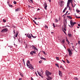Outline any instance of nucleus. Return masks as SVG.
I'll return each instance as SVG.
<instances>
[{
  "mask_svg": "<svg viewBox=\"0 0 80 80\" xmlns=\"http://www.w3.org/2000/svg\"><path fill=\"white\" fill-rule=\"evenodd\" d=\"M45 75L48 77L47 78H49L50 79H51V77L49 76V75H52V72H50L49 71L46 70L45 72Z\"/></svg>",
  "mask_w": 80,
  "mask_h": 80,
  "instance_id": "1",
  "label": "nucleus"
},
{
  "mask_svg": "<svg viewBox=\"0 0 80 80\" xmlns=\"http://www.w3.org/2000/svg\"><path fill=\"white\" fill-rule=\"evenodd\" d=\"M76 23H77L75 22H73V21L72 20H71L70 21L71 26H72V27Z\"/></svg>",
  "mask_w": 80,
  "mask_h": 80,
  "instance_id": "2",
  "label": "nucleus"
},
{
  "mask_svg": "<svg viewBox=\"0 0 80 80\" xmlns=\"http://www.w3.org/2000/svg\"><path fill=\"white\" fill-rule=\"evenodd\" d=\"M8 32V29L7 28H5L3 29L1 31V32Z\"/></svg>",
  "mask_w": 80,
  "mask_h": 80,
  "instance_id": "3",
  "label": "nucleus"
},
{
  "mask_svg": "<svg viewBox=\"0 0 80 80\" xmlns=\"http://www.w3.org/2000/svg\"><path fill=\"white\" fill-rule=\"evenodd\" d=\"M68 51L69 52V56H71L72 55V51H71L70 49L69 48L68 49Z\"/></svg>",
  "mask_w": 80,
  "mask_h": 80,
  "instance_id": "4",
  "label": "nucleus"
},
{
  "mask_svg": "<svg viewBox=\"0 0 80 80\" xmlns=\"http://www.w3.org/2000/svg\"><path fill=\"white\" fill-rule=\"evenodd\" d=\"M44 9L45 10H47V4L46 2H44Z\"/></svg>",
  "mask_w": 80,
  "mask_h": 80,
  "instance_id": "5",
  "label": "nucleus"
},
{
  "mask_svg": "<svg viewBox=\"0 0 80 80\" xmlns=\"http://www.w3.org/2000/svg\"><path fill=\"white\" fill-rule=\"evenodd\" d=\"M59 75L60 76V77H63L62 76V72L59 70Z\"/></svg>",
  "mask_w": 80,
  "mask_h": 80,
  "instance_id": "6",
  "label": "nucleus"
},
{
  "mask_svg": "<svg viewBox=\"0 0 80 80\" xmlns=\"http://www.w3.org/2000/svg\"><path fill=\"white\" fill-rule=\"evenodd\" d=\"M32 47H33V49L34 50L37 51V52H38V49L37 48L34 46L33 45L32 46Z\"/></svg>",
  "mask_w": 80,
  "mask_h": 80,
  "instance_id": "7",
  "label": "nucleus"
},
{
  "mask_svg": "<svg viewBox=\"0 0 80 80\" xmlns=\"http://www.w3.org/2000/svg\"><path fill=\"white\" fill-rule=\"evenodd\" d=\"M27 37L29 39H31V38H32V35H31V34L27 35Z\"/></svg>",
  "mask_w": 80,
  "mask_h": 80,
  "instance_id": "8",
  "label": "nucleus"
},
{
  "mask_svg": "<svg viewBox=\"0 0 80 80\" xmlns=\"http://www.w3.org/2000/svg\"><path fill=\"white\" fill-rule=\"evenodd\" d=\"M29 67H30V68H31L32 69H32L34 70V68H33V66H32V65L30 64H29Z\"/></svg>",
  "mask_w": 80,
  "mask_h": 80,
  "instance_id": "9",
  "label": "nucleus"
},
{
  "mask_svg": "<svg viewBox=\"0 0 80 80\" xmlns=\"http://www.w3.org/2000/svg\"><path fill=\"white\" fill-rule=\"evenodd\" d=\"M67 17L68 18H69V19H70V20H72V17H71V16H67Z\"/></svg>",
  "mask_w": 80,
  "mask_h": 80,
  "instance_id": "10",
  "label": "nucleus"
},
{
  "mask_svg": "<svg viewBox=\"0 0 80 80\" xmlns=\"http://www.w3.org/2000/svg\"><path fill=\"white\" fill-rule=\"evenodd\" d=\"M27 66L28 67V68H30L31 70H32V68H30V65H28V63H27Z\"/></svg>",
  "mask_w": 80,
  "mask_h": 80,
  "instance_id": "11",
  "label": "nucleus"
},
{
  "mask_svg": "<svg viewBox=\"0 0 80 80\" xmlns=\"http://www.w3.org/2000/svg\"><path fill=\"white\" fill-rule=\"evenodd\" d=\"M64 28H67V24H65V23H64V25H63Z\"/></svg>",
  "mask_w": 80,
  "mask_h": 80,
  "instance_id": "12",
  "label": "nucleus"
},
{
  "mask_svg": "<svg viewBox=\"0 0 80 80\" xmlns=\"http://www.w3.org/2000/svg\"><path fill=\"white\" fill-rule=\"evenodd\" d=\"M46 79L47 80H51L52 79V78L51 77V79H50V78H47Z\"/></svg>",
  "mask_w": 80,
  "mask_h": 80,
  "instance_id": "13",
  "label": "nucleus"
},
{
  "mask_svg": "<svg viewBox=\"0 0 80 80\" xmlns=\"http://www.w3.org/2000/svg\"><path fill=\"white\" fill-rule=\"evenodd\" d=\"M68 35L69 36V37H72V34L70 33H68Z\"/></svg>",
  "mask_w": 80,
  "mask_h": 80,
  "instance_id": "14",
  "label": "nucleus"
},
{
  "mask_svg": "<svg viewBox=\"0 0 80 80\" xmlns=\"http://www.w3.org/2000/svg\"><path fill=\"white\" fill-rule=\"evenodd\" d=\"M41 59H42V60H46V58H43L42 57H41L40 58Z\"/></svg>",
  "mask_w": 80,
  "mask_h": 80,
  "instance_id": "15",
  "label": "nucleus"
},
{
  "mask_svg": "<svg viewBox=\"0 0 80 80\" xmlns=\"http://www.w3.org/2000/svg\"><path fill=\"white\" fill-rule=\"evenodd\" d=\"M31 36L33 38H36V36H33V35H32V34H31Z\"/></svg>",
  "mask_w": 80,
  "mask_h": 80,
  "instance_id": "16",
  "label": "nucleus"
},
{
  "mask_svg": "<svg viewBox=\"0 0 80 80\" xmlns=\"http://www.w3.org/2000/svg\"><path fill=\"white\" fill-rule=\"evenodd\" d=\"M19 9L17 8L15 9L16 12H18V11H19Z\"/></svg>",
  "mask_w": 80,
  "mask_h": 80,
  "instance_id": "17",
  "label": "nucleus"
},
{
  "mask_svg": "<svg viewBox=\"0 0 80 80\" xmlns=\"http://www.w3.org/2000/svg\"><path fill=\"white\" fill-rule=\"evenodd\" d=\"M55 65H56V66L57 67H58V68H59V66H58V64L56 63V64H55Z\"/></svg>",
  "mask_w": 80,
  "mask_h": 80,
  "instance_id": "18",
  "label": "nucleus"
},
{
  "mask_svg": "<svg viewBox=\"0 0 80 80\" xmlns=\"http://www.w3.org/2000/svg\"><path fill=\"white\" fill-rule=\"evenodd\" d=\"M68 2L70 3V2H73V0H68Z\"/></svg>",
  "mask_w": 80,
  "mask_h": 80,
  "instance_id": "19",
  "label": "nucleus"
},
{
  "mask_svg": "<svg viewBox=\"0 0 80 80\" xmlns=\"http://www.w3.org/2000/svg\"><path fill=\"white\" fill-rule=\"evenodd\" d=\"M55 22L57 23V22H58V20H57V19H56L55 20Z\"/></svg>",
  "mask_w": 80,
  "mask_h": 80,
  "instance_id": "20",
  "label": "nucleus"
},
{
  "mask_svg": "<svg viewBox=\"0 0 80 80\" xmlns=\"http://www.w3.org/2000/svg\"><path fill=\"white\" fill-rule=\"evenodd\" d=\"M62 42L63 43H65V40H62Z\"/></svg>",
  "mask_w": 80,
  "mask_h": 80,
  "instance_id": "21",
  "label": "nucleus"
},
{
  "mask_svg": "<svg viewBox=\"0 0 80 80\" xmlns=\"http://www.w3.org/2000/svg\"><path fill=\"white\" fill-rule=\"evenodd\" d=\"M66 60L67 61V62L68 63H69L70 62H69V61H68V60L67 59H66Z\"/></svg>",
  "mask_w": 80,
  "mask_h": 80,
  "instance_id": "22",
  "label": "nucleus"
},
{
  "mask_svg": "<svg viewBox=\"0 0 80 80\" xmlns=\"http://www.w3.org/2000/svg\"><path fill=\"white\" fill-rule=\"evenodd\" d=\"M10 3V1H8L7 2V4L8 5H10V4H9Z\"/></svg>",
  "mask_w": 80,
  "mask_h": 80,
  "instance_id": "23",
  "label": "nucleus"
},
{
  "mask_svg": "<svg viewBox=\"0 0 80 80\" xmlns=\"http://www.w3.org/2000/svg\"><path fill=\"white\" fill-rule=\"evenodd\" d=\"M44 27H45V28H48V26L46 25H45Z\"/></svg>",
  "mask_w": 80,
  "mask_h": 80,
  "instance_id": "24",
  "label": "nucleus"
},
{
  "mask_svg": "<svg viewBox=\"0 0 80 80\" xmlns=\"http://www.w3.org/2000/svg\"><path fill=\"white\" fill-rule=\"evenodd\" d=\"M3 22H4V23H5V22H6V20L4 19H3Z\"/></svg>",
  "mask_w": 80,
  "mask_h": 80,
  "instance_id": "25",
  "label": "nucleus"
},
{
  "mask_svg": "<svg viewBox=\"0 0 80 80\" xmlns=\"http://www.w3.org/2000/svg\"><path fill=\"white\" fill-rule=\"evenodd\" d=\"M13 3H14V4H17V2H16V1H13Z\"/></svg>",
  "mask_w": 80,
  "mask_h": 80,
  "instance_id": "26",
  "label": "nucleus"
},
{
  "mask_svg": "<svg viewBox=\"0 0 80 80\" xmlns=\"http://www.w3.org/2000/svg\"><path fill=\"white\" fill-rule=\"evenodd\" d=\"M8 5L10 7H13V6H12V5L9 4V5Z\"/></svg>",
  "mask_w": 80,
  "mask_h": 80,
  "instance_id": "27",
  "label": "nucleus"
},
{
  "mask_svg": "<svg viewBox=\"0 0 80 80\" xmlns=\"http://www.w3.org/2000/svg\"><path fill=\"white\" fill-rule=\"evenodd\" d=\"M59 57H56V60H59Z\"/></svg>",
  "mask_w": 80,
  "mask_h": 80,
  "instance_id": "28",
  "label": "nucleus"
},
{
  "mask_svg": "<svg viewBox=\"0 0 80 80\" xmlns=\"http://www.w3.org/2000/svg\"><path fill=\"white\" fill-rule=\"evenodd\" d=\"M30 54H31V55H33V52H32V51H31V52H30Z\"/></svg>",
  "mask_w": 80,
  "mask_h": 80,
  "instance_id": "29",
  "label": "nucleus"
},
{
  "mask_svg": "<svg viewBox=\"0 0 80 80\" xmlns=\"http://www.w3.org/2000/svg\"><path fill=\"white\" fill-rule=\"evenodd\" d=\"M63 28L65 31H67V28Z\"/></svg>",
  "mask_w": 80,
  "mask_h": 80,
  "instance_id": "30",
  "label": "nucleus"
},
{
  "mask_svg": "<svg viewBox=\"0 0 80 80\" xmlns=\"http://www.w3.org/2000/svg\"><path fill=\"white\" fill-rule=\"evenodd\" d=\"M75 80H78V78H74Z\"/></svg>",
  "mask_w": 80,
  "mask_h": 80,
  "instance_id": "31",
  "label": "nucleus"
},
{
  "mask_svg": "<svg viewBox=\"0 0 80 80\" xmlns=\"http://www.w3.org/2000/svg\"><path fill=\"white\" fill-rule=\"evenodd\" d=\"M39 63H42V60H40V61H39Z\"/></svg>",
  "mask_w": 80,
  "mask_h": 80,
  "instance_id": "32",
  "label": "nucleus"
},
{
  "mask_svg": "<svg viewBox=\"0 0 80 80\" xmlns=\"http://www.w3.org/2000/svg\"><path fill=\"white\" fill-rule=\"evenodd\" d=\"M18 36V33H17L16 34L15 37H17Z\"/></svg>",
  "mask_w": 80,
  "mask_h": 80,
  "instance_id": "33",
  "label": "nucleus"
},
{
  "mask_svg": "<svg viewBox=\"0 0 80 80\" xmlns=\"http://www.w3.org/2000/svg\"><path fill=\"white\" fill-rule=\"evenodd\" d=\"M76 12H80V11H79V10L77 9L76 10Z\"/></svg>",
  "mask_w": 80,
  "mask_h": 80,
  "instance_id": "34",
  "label": "nucleus"
},
{
  "mask_svg": "<svg viewBox=\"0 0 80 80\" xmlns=\"http://www.w3.org/2000/svg\"><path fill=\"white\" fill-rule=\"evenodd\" d=\"M52 25H53V27H54V28H55V23H53L52 24Z\"/></svg>",
  "mask_w": 80,
  "mask_h": 80,
  "instance_id": "35",
  "label": "nucleus"
},
{
  "mask_svg": "<svg viewBox=\"0 0 80 80\" xmlns=\"http://www.w3.org/2000/svg\"><path fill=\"white\" fill-rule=\"evenodd\" d=\"M71 5L72 6V7H73V8H74L75 7V6H73V4H71Z\"/></svg>",
  "mask_w": 80,
  "mask_h": 80,
  "instance_id": "36",
  "label": "nucleus"
},
{
  "mask_svg": "<svg viewBox=\"0 0 80 80\" xmlns=\"http://www.w3.org/2000/svg\"><path fill=\"white\" fill-rule=\"evenodd\" d=\"M70 2H68V1L67 4L68 5H70Z\"/></svg>",
  "mask_w": 80,
  "mask_h": 80,
  "instance_id": "37",
  "label": "nucleus"
},
{
  "mask_svg": "<svg viewBox=\"0 0 80 80\" xmlns=\"http://www.w3.org/2000/svg\"><path fill=\"white\" fill-rule=\"evenodd\" d=\"M66 42H69V41H68V39H67V38H66Z\"/></svg>",
  "mask_w": 80,
  "mask_h": 80,
  "instance_id": "38",
  "label": "nucleus"
},
{
  "mask_svg": "<svg viewBox=\"0 0 80 80\" xmlns=\"http://www.w3.org/2000/svg\"><path fill=\"white\" fill-rule=\"evenodd\" d=\"M27 62L28 64H30V61L28 60L27 61Z\"/></svg>",
  "mask_w": 80,
  "mask_h": 80,
  "instance_id": "39",
  "label": "nucleus"
},
{
  "mask_svg": "<svg viewBox=\"0 0 80 80\" xmlns=\"http://www.w3.org/2000/svg\"><path fill=\"white\" fill-rule=\"evenodd\" d=\"M43 53H44V55H46V53H45V52L43 51Z\"/></svg>",
  "mask_w": 80,
  "mask_h": 80,
  "instance_id": "40",
  "label": "nucleus"
},
{
  "mask_svg": "<svg viewBox=\"0 0 80 80\" xmlns=\"http://www.w3.org/2000/svg\"><path fill=\"white\" fill-rule=\"evenodd\" d=\"M68 26L70 27V28H72V27H73V26H70L69 25H68Z\"/></svg>",
  "mask_w": 80,
  "mask_h": 80,
  "instance_id": "41",
  "label": "nucleus"
},
{
  "mask_svg": "<svg viewBox=\"0 0 80 80\" xmlns=\"http://www.w3.org/2000/svg\"><path fill=\"white\" fill-rule=\"evenodd\" d=\"M18 42H19V43H20V39H18Z\"/></svg>",
  "mask_w": 80,
  "mask_h": 80,
  "instance_id": "42",
  "label": "nucleus"
},
{
  "mask_svg": "<svg viewBox=\"0 0 80 80\" xmlns=\"http://www.w3.org/2000/svg\"><path fill=\"white\" fill-rule=\"evenodd\" d=\"M65 10L64 9V10H63V13H65Z\"/></svg>",
  "mask_w": 80,
  "mask_h": 80,
  "instance_id": "43",
  "label": "nucleus"
},
{
  "mask_svg": "<svg viewBox=\"0 0 80 80\" xmlns=\"http://www.w3.org/2000/svg\"><path fill=\"white\" fill-rule=\"evenodd\" d=\"M33 22H34V23L36 24V22L34 20H33Z\"/></svg>",
  "mask_w": 80,
  "mask_h": 80,
  "instance_id": "44",
  "label": "nucleus"
},
{
  "mask_svg": "<svg viewBox=\"0 0 80 80\" xmlns=\"http://www.w3.org/2000/svg\"><path fill=\"white\" fill-rule=\"evenodd\" d=\"M62 62H63V63H65V61L64 60H62Z\"/></svg>",
  "mask_w": 80,
  "mask_h": 80,
  "instance_id": "45",
  "label": "nucleus"
},
{
  "mask_svg": "<svg viewBox=\"0 0 80 80\" xmlns=\"http://www.w3.org/2000/svg\"><path fill=\"white\" fill-rule=\"evenodd\" d=\"M20 75L22 76V77H23V74H22V73H20Z\"/></svg>",
  "mask_w": 80,
  "mask_h": 80,
  "instance_id": "46",
  "label": "nucleus"
},
{
  "mask_svg": "<svg viewBox=\"0 0 80 80\" xmlns=\"http://www.w3.org/2000/svg\"><path fill=\"white\" fill-rule=\"evenodd\" d=\"M35 74L37 75V77H38V75H37V72H35Z\"/></svg>",
  "mask_w": 80,
  "mask_h": 80,
  "instance_id": "47",
  "label": "nucleus"
},
{
  "mask_svg": "<svg viewBox=\"0 0 80 80\" xmlns=\"http://www.w3.org/2000/svg\"><path fill=\"white\" fill-rule=\"evenodd\" d=\"M32 52L33 53H36V52L35 51H33Z\"/></svg>",
  "mask_w": 80,
  "mask_h": 80,
  "instance_id": "48",
  "label": "nucleus"
},
{
  "mask_svg": "<svg viewBox=\"0 0 80 80\" xmlns=\"http://www.w3.org/2000/svg\"><path fill=\"white\" fill-rule=\"evenodd\" d=\"M68 7H69V4H67V8Z\"/></svg>",
  "mask_w": 80,
  "mask_h": 80,
  "instance_id": "49",
  "label": "nucleus"
},
{
  "mask_svg": "<svg viewBox=\"0 0 80 80\" xmlns=\"http://www.w3.org/2000/svg\"><path fill=\"white\" fill-rule=\"evenodd\" d=\"M64 2L63 1H61V3H63Z\"/></svg>",
  "mask_w": 80,
  "mask_h": 80,
  "instance_id": "50",
  "label": "nucleus"
},
{
  "mask_svg": "<svg viewBox=\"0 0 80 80\" xmlns=\"http://www.w3.org/2000/svg\"><path fill=\"white\" fill-rule=\"evenodd\" d=\"M67 7H66L64 9L65 10H67Z\"/></svg>",
  "mask_w": 80,
  "mask_h": 80,
  "instance_id": "51",
  "label": "nucleus"
},
{
  "mask_svg": "<svg viewBox=\"0 0 80 80\" xmlns=\"http://www.w3.org/2000/svg\"><path fill=\"white\" fill-rule=\"evenodd\" d=\"M76 18H80V17H76Z\"/></svg>",
  "mask_w": 80,
  "mask_h": 80,
  "instance_id": "52",
  "label": "nucleus"
},
{
  "mask_svg": "<svg viewBox=\"0 0 80 80\" xmlns=\"http://www.w3.org/2000/svg\"><path fill=\"white\" fill-rule=\"evenodd\" d=\"M78 43L80 45V41H78Z\"/></svg>",
  "mask_w": 80,
  "mask_h": 80,
  "instance_id": "53",
  "label": "nucleus"
},
{
  "mask_svg": "<svg viewBox=\"0 0 80 80\" xmlns=\"http://www.w3.org/2000/svg\"><path fill=\"white\" fill-rule=\"evenodd\" d=\"M37 19V18H34V20H36Z\"/></svg>",
  "mask_w": 80,
  "mask_h": 80,
  "instance_id": "54",
  "label": "nucleus"
},
{
  "mask_svg": "<svg viewBox=\"0 0 80 80\" xmlns=\"http://www.w3.org/2000/svg\"><path fill=\"white\" fill-rule=\"evenodd\" d=\"M41 72H42V73H43V71H42V70H41Z\"/></svg>",
  "mask_w": 80,
  "mask_h": 80,
  "instance_id": "55",
  "label": "nucleus"
},
{
  "mask_svg": "<svg viewBox=\"0 0 80 80\" xmlns=\"http://www.w3.org/2000/svg\"><path fill=\"white\" fill-rule=\"evenodd\" d=\"M28 7L30 8V5H28Z\"/></svg>",
  "mask_w": 80,
  "mask_h": 80,
  "instance_id": "56",
  "label": "nucleus"
},
{
  "mask_svg": "<svg viewBox=\"0 0 80 80\" xmlns=\"http://www.w3.org/2000/svg\"><path fill=\"white\" fill-rule=\"evenodd\" d=\"M31 80H34L33 78H32V77H31Z\"/></svg>",
  "mask_w": 80,
  "mask_h": 80,
  "instance_id": "57",
  "label": "nucleus"
},
{
  "mask_svg": "<svg viewBox=\"0 0 80 80\" xmlns=\"http://www.w3.org/2000/svg\"><path fill=\"white\" fill-rule=\"evenodd\" d=\"M68 11H67L65 14H67V13H68Z\"/></svg>",
  "mask_w": 80,
  "mask_h": 80,
  "instance_id": "58",
  "label": "nucleus"
},
{
  "mask_svg": "<svg viewBox=\"0 0 80 80\" xmlns=\"http://www.w3.org/2000/svg\"><path fill=\"white\" fill-rule=\"evenodd\" d=\"M22 61H23V62H25V60H24V59H22Z\"/></svg>",
  "mask_w": 80,
  "mask_h": 80,
  "instance_id": "59",
  "label": "nucleus"
},
{
  "mask_svg": "<svg viewBox=\"0 0 80 80\" xmlns=\"http://www.w3.org/2000/svg\"><path fill=\"white\" fill-rule=\"evenodd\" d=\"M68 42V44L69 45H70V42Z\"/></svg>",
  "mask_w": 80,
  "mask_h": 80,
  "instance_id": "60",
  "label": "nucleus"
},
{
  "mask_svg": "<svg viewBox=\"0 0 80 80\" xmlns=\"http://www.w3.org/2000/svg\"><path fill=\"white\" fill-rule=\"evenodd\" d=\"M78 26H79V27H80V24H78Z\"/></svg>",
  "mask_w": 80,
  "mask_h": 80,
  "instance_id": "61",
  "label": "nucleus"
},
{
  "mask_svg": "<svg viewBox=\"0 0 80 80\" xmlns=\"http://www.w3.org/2000/svg\"><path fill=\"white\" fill-rule=\"evenodd\" d=\"M40 9L39 8H38V9H37V10L38 11V10H40Z\"/></svg>",
  "mask_w": 80,
  "mask_h": 80,
  "instance_id": "62",
  "label": "nucleus"
},
{
  "mask_svg": "<svg viewBox=\"0 0 80 80\" xmlns=\"http://www.w3.org/2000/svg\"><path fill=\"white\" fill-rule=\"evenodd\" d=\"M30 1L31 2H33V0H30Z\"/></svg>",
  "mask_w": 80,
  "mask_h": 80,
  "instance_id": "63",
  "label": "nucleus"
},
{
  "mask_svg": "<svg viewBox=\"0 0 80 80\" xmlns=\"http://www.w3.org/2000/svg\"><path fill=\"white\" fill-rule=\"evenodd\" d=\"M18 80H22V79L21 78H19Z\"/></svg>",
  "mask_w": 80,
  "mask_h": 80,
  "instance_id": "64",
  "label": "nucleus"
}]
</instances>
